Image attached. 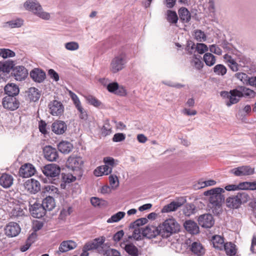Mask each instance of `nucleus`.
<instances>
[{"label": "nucleus", "mask_w": 256, "mask_h": 256, "mask_svg": "<svg viewBox=\"0 0 256 256\" xmlns=\"http://www.w3.org/2000/svg\"><path fill=\"white\" fill-rule=\"evenodd\" d=\"M58 148L62 153L68 154L72 150V145L68 142H62L58 144Z\"/></svg>", "instance_id": "e433bc0d"}, {"label": "nucleus", "mask_w": 256, "mask_h": 256, "mask_svg": "<svg viewBox=\"0 0 256 256\" xmlns=\"http://www.w3.org/2000/svg\"><path fill=\"white\" fill-rule=\"evenodd\" d=\"M32 202H30V204L32 206V208H54L55 202L54 198L50 196H47L45 198L40 206H39V204H37L36 202L35 201L32 204Z\"/></svg>", "instance_id": "a211bd4d"}, {"label": "nucleus", "mask_w": 256, "mask_h": 256, "mask_svg": "<svg viewBox=\"0 0 256 256\" xmlns=\"http://www.w3.org/2000/svg\"><path fill=\"white\" fill-rule=\"evenodd\" d=\"M126 62V55L121 52L116 56L110 63V70L113 73H116L122 70Z\"/></svg>", "instance_id": "423d86ee"}, {"label": "nucleus", "mask_w": 256, "mask_h": 256, "mask_svg": "<svg viewBox=\"0 0 256 256\" xmlns=\"http://www.w3.org/2000/svg\"><path fill=\"white\" fill-rule=\"evenodd\" d=\"M185 197L181 196L176 198L174 200L168 204L164 206L163 208H178L184 206L186 203Z\"/></svg>", "instance_id": "c85d7f7f"}, {"label": "nucleus", "mask_w": 256, "mask_h": 256, "mask_svg": "<svg viewBox=\"0 0 256 256\" xmlns=\"http://www.w3.org/2000/svg\"><path fill=\"white\" fill-rule=\"evenodd\" d=\"M88 103L96 107H98L101 104V102L92 96H88L86 98Z\"/></svg>", "instance_id": "5fc2aeb1"}, {"label": "nucleus", "mask_w": 256, "mask_h": 256, "mask_svg": "<svg viewBox=\"0 0 256 256\" xmlns=\"http://www.w3.org/2000/svg\"><path fill=\"white\" fill-rule=\"evenodd\" d=\"M224 59L230 68L234 72L239 70V64L236 62L232 57L228 54L224 56Z\"/></svg>", "instance_id": "a878e982"}, {"label": "nucleus", "mask_w": 256, "mask_h": 256, "mask_svg": "<svg viewBox=\"0 0 256 256\" xmlns=\"http://www.w3.org/2000/svg\"><path fill=\"white\" fill-rule=\"evenodd\" d=\"M65 48L69 50H76L78 48L79 45L76 42H71L65 44Z\"/></svg>", "instance_id": "bf43d9fd"}, {"label": "nucleus", "mask_w": 256, "mask_h": 256, "mask_svg": "<svg viewBox=\"0 0 256 256\" xmlns=\"http://www.w3.org/2000/svg\"><path fill=\"white\" fill-rule=\"evenodd\" d=\"M178 14L180 20L184 22H188L191 18L190 14L187 8H181L178 10Z\"/></svg>", "instance_id": "f704fd0d"}, {"label": "nucleus", "mask_w": 256, "mask_h": 256, "mask_svg": "<svg viewBox=\"0 0 256 256\" xmlns=\"http://www.w3.org/2000/svg\"><path fill=\"white\" fill-rule=\"evenodd\" d=\"M36 172L34 167L30 164H26L21 166L19 170L20 176L23 178H28L33 176Z\"/></svg>", "instance_id": "412c9836"}, {"label": "nucleus", "mask_w": 256, "mask_h": 256, "mask_svg": "<svg viewBox=\"0 0 256 256\" xmlns=\"http://www.w3.org/2000/svg\"><path fill=\"white\" fill-rule=\"evenodd\" d=\"M48 112L54 116H60L64 112V106L60 102L54 100L48 104Z\"/></svg>", "instance_id": "1a4fd4ad"}, {"label": "nucleus", "mask_w": 256, "mask_h": 256, "mask_svg": "<svg viewBox=\"0 0 256 256\" xmlns=\"http://www.w3.org/2000/svg\"><path fill=\"white\" fill-rule=\"evenodd\" d=\"M166 20L171 24H176L177 23L178 17L176 12L171 10H167Z\"/></svg>", "instance_id": "c03bdc74"}, {"label": "nucleus", "mask_w": 256, "mask_h": 256, "mask_svg": "<svg viewBox=\"0 0 256 256\" xmlns=\"http://www.w3.org/2000/svg\"><path fill=\"white\" fill-rule=\"evenodd\" d=\"M235 77L240 80L241 82H243V84L247 85L249 78L246 74L244 72H238L235 74Z\"/></svg>", "instance_id": "864d4df0"}, {"label": "nucleus", "mask_w": 256, "mask_h": 256, "mask_svg": "<svg viewBox=\"0 0 256 256\" xmlns=\"http://www.w3.org/2000/svg\"><path fill=\"white\" fill-rule=\"evenodd\" d=\"M235 89L230 90L229 92L226 91H222L220 92V96L224 98L228 99L226 102V105L230 106L232 104L238 103L239 102L238 98H236Z\"/></svg>", "instance_id": "2eb2a0df"}, {"label": "nucleus", "mask_w": 256, "mask_h": 256, "mask_svg": "<svg viewBox=\"0 0 256 256\" xmlns=\"http://www.w3.org/2000/svg\"><path fill=\"white\" fill-rule=\"evenodd\" d=\"M227 68H226L222 64H216L213 68V72L216 75L218 76H224L227 72Z\"/></svg>", "instance_id": "58836bf2"}, {"label": "nucleus", "mask_w": 256, "mask_h": 256, "mask_svg": "<svg viewBox=\"0 0 256 256\" xmlns=\"http://www.w3.org/2000/svg\"><path fill=\"white\" fill-rule=\"evenodd\" d=\"M24 7L43 20H48L50 18V14L44 12L40 4L36 0H27L24 4Z\"/></svg>", "instance_id": "20e7f679"}, {"label": "nucleus", "mask_w": 256, "mask_h": 256, "mask_svg": "<svg viewBox=\"0 0 256 256\" xmlns=\"http://www.w3.org/2000/svg\"><path fill=\"white\" fill-rule=\"evenodd\" d=\"M108 178L110 186L112 190H115L119 184L118 176L116 175H110Z\"/></svg>", "instance_id": "603ef678"}, {"label": "nucleus", "mask_w": 256, "mask_h": 256, "mask_svg": "<svg viewBox=\"0 0 256 256\" xmlns=\"http://www.w3.org/2000/svg\"><path fill=\"white\" fill-rule=\"evenodd\" d=\"M32 216L34 218H40L43 217L46 213L47 209H29ZM50 211L52 209H48Z\"/></svg>", "instance_id": "a19ab883"}, {"label": "nucleus", "mask_w": 256, "mask_h": 256, "mask_svg": "<svg viewBox=\"0 0 256 256\" xmlns=\"http://www.w3.org/2000/svg\"><path fill=\"white\" fill-rule=\"evenodd\" d=\"M24 186L32 194H36L40 190V184L38 181L32 178L27 180Z\"/></svg>", "instance_id": "4be33fe9"}, {"label": "nucleus", "mask_w": 256, "mask_h": 256, "mask_svg": "<svg viewBox=\"0 0 256 256\" xmlns=\"http://www.w3.org/2000/svg\"><path fill=\"white\" fill-rule=\"evenodd\" d=\"M231 172L237 176H246L252 174L254 168L250 166H242L233 168Z\"/></svg>", "instance_id": "f3484780"}, {"label": "nucleus", "mask_w": 256, "mask_h": 256, "mask_svg": "<svg viewBox=\"0 0 256 256\" xmlns=\"http://www.w3.org/2000/svg\"><path fill=\"white\" fill-rule=\"evenodd\" d=\"M148 220L146 218H140L136 220L130 225V228H140L145 224L147 223Z\"/></svg>", "instance_id": "8fccbe9b"}, {"label": "nucleus", "mask_w": 256, "mask_h": 256, "mask_svg": "<svg viewBox=\"0 0 256 256\" xmlns=\"http://www.w3.org/2000/svg\"><path fill=\"white\" fill-rule=\"evenodd\" d=\"M159 226L162 238H167L172 234L178 232L180 230V225L173 218L166 220Z\"/></svg>", "instance_id": "f03ea898"}, {"label": "nucleus", "mask_w": 256, "mask_h": 256, "mask_svg": "<svg viewBox=\"0 0 256 256\" xmlns=\"http://www.w3.org/2000/svg\"><path fill=\"white\" fill-rule=\"evenodd\" d=\"M124 250L126 252L131 256H138V248L132 244H127L125 246Z\"/></svg>", "instance_id": "79ce46f5"}, {"label": "nucleus", "mask_w": 256, "mask_h": 256, "mask_svg": "<svg viewBox=\"0 0 256 256\" xmlns=\"http://www.w3.org/2000/svg\"><path fill=\"white\" fill-rule=\"evenodd\" d=\"M4 92L7 96L15 97L18 94L20 90L18 86L13 83H10L5 86Z\"/></svg>", "instance_id": "cd10ccee"}, {"label": "nucleus", "mask_w": 256, "mask_h": 256, "mask_svg": "<svg viewBox=\"0 0 256 256\" xmlns=\"http://www.w3.org/2000/svg\"><path fill=\"white\" fill-rule=\"evenodd\" d=\"M236 98H240L242 97L252 98L256 96V92L254 90L245 87L244 86H238L235 88Z\"/></svg>", "instance_id": "f8f14e48"}, {"label": "nucleus", "mask_w": 256, "mask_h": 256, "mask_svg": "<svg viewBox=\"0 0 256 256\" xmlns=\"http://www.w3.org/2000/svg\"><path fill=\"white\" fill-rule=\"evenodd\" d=\"M132 229H134L132 236L136 240H141L142 236V230L144 229V228H132Z\"/></svg>", "instance_id": "4d7b16f0"}, {"label": "nucleus", "mask_w": 256, "mask_h": 256, "mask_svg": "<svg viewBox=\"0 0 256 256\" xmlns=\"http://www.w3.org/2000/svg\"><path fill=\"white\" fill-rule=\"evenodd\" d=\"M115 160L112 157H106L104 158V162L105 164L108 165L109 167L112 168L117 164L115 162Z\"/></svg>", "instance_id": "680f3d73"}, {"label": "nucleus", "mask_w": 256, "mask_h": 256, "mask_svg": "<svg viewBox=\"0 0 256 256\" xmlns=\"http://www.w3.org/2000/svg\"><path fill=\"white\" fill-rule=\"evenodd\" d=\"M203 59L206 65L208 66H214L216 62V56L211 53H206L204 56Z\"/></svg>", "instance_id": "ea45409f"}, {"label": "nucleus", "mask_w": 256, "mask_h": 256, "mask_svg": "<svg viewBox=\"0 0 256 256\" xmlns=\"http://www.w3.org/2000/svg\"><path fill=\"white\" fill-rule=\"evenodd\" d=\"M126 214L123 212H118L113 214L107 220L108 223L118 222L124 217Z\"/></svg>", "instance_id": "a18cd8bd"}, {"label": "nucleus", "mask_w": 256, "mask_h": 256, "mask_svg": "<svg viewBox=\"0 0 256 256\" xmlns=\"http://www.w3.org/2000/svg\"><path fill=\"white\" fill-rule=\"evenodd\" d=\"M196 39L199 42H203L206 40V36L204 33L200 30H196L194 32Z\"/></svg>", "instance_id": "6e6d98bb"}, {"label": "nucleus", "mask_w": 256, "mask_h": 256, "mask_svg": "<svg viewBox=\"0 0 256 256\" xmlns=\"http://www.w3.org/2000/svg\"><path fill=\"white\" fill-rule=\"evenodd\" d=\"M70 96L74 102V103L78 112L79 118L84 120H86L88 115L86 111L82 108L81 102L78 96L74 93L70 92Z\"/></svg>", "instance_id": "ddd939ff"}, {"label": "nucleus", "mask_w": 256, "mask_h": 256, "mask_svg": "<svg viewBox=\"0 0 256 256\" xmlns=\"http://www.w3.org/2000/svg\"><path fill=\"white\" fill-rule=\"evenodd\" d=\"M48 74L51 78L54 79L55 81L57 82L59 80V76L58 74L53 69L48 70Z\"/></svg>", "instance_id": "774afa93"}, {"label": "nucleus", "mask_w": 256, "mask_h": 256, "mask_svg": "<svg viewBox=\"0 0 256 256\" xmlns=\"http://www.w3.org/2000/svg\"><path fill=\"white\" fill-rule=\"evenodd\" d=\"M198 224L204 228H210L214 224V221L210 214L200 215L198 218Z\"/></svg>", "instance_id": "6ab92c4d"}, {"label": "nucleus", "mask_w": 256, "mask_h": 256, "mask_svg": "<svg viewBox=\"0 0 256 256\" xmlns=\"http://www.w3.org/2000/svg\"><path fill=\"white\" fill-rule=\"evenodd\" d=\"M198 184L200 186V188H204L206 186H214L216 184V182L214 180H210L204 182H200Z\"/></svg>", "instance_id": "0e129e2a"}, {"label": "nucleus", "mask_w": 256, "mask_h": 256, "mask_svg": "<svg viewBox=\"0 0 256 256\" xmlns=\"http://www.w3.org/2000/svg\"><path fill=\"white\" fill-rule=\"evenodd\" d=\"M118 84L117 82L110 83L107 86V89L110 92L115 94L118 88Z\"/></svg>", "instance_id": "338daca9"}, {"label": "nucleus", "mask_w": 256, "mask_h": 256, "mask_svg": "<svg viewBox=\"0 0 256 256\" xmlns=\"http://www.w3.org/2000/svg\"><path fill=\"white\" fill-rule=\"evenodd\" d=\"M15 56V53L9 50L6 48H0V56L2 57L3 58H7L14 57Z\"/></svg>", "instance_id": "3c124183"}, {"label": "nucleus", "mask_w": 256, "mask_h": 256, "mask_svg": "<svg viewBox=\"0 0 256 256\" xmlns=\"http://www.w3.org/2000/svg\"><path fill=\"white\" fill-rule=\"evenodd\" d=\"M42 192L44 193H48L51 194H58V190L57 188L53 185H46L42 188Z\"/></svg>", "instance_id": "de8ad7c7"}, {"label": "nucleus", "mask_w": 256, "mask_h": 256, "mask_svg": "<svg viewBox=\"0 0 256 256\" xmlns=\"http://www.w3.org/2000/svg\"><path fill=\"white\" fill-rule=\"evenodd\" d=\"M196 49L200 54H202L208 50L207 46L203 43L197 44Z\"/></svg>", "instance_id": "13d9d810"}, {"label": "nucleus", "mask_w": 256, "mask_h": 256, "mask_svg": "<svg viewBox=\"0 0 256 256\" xmlns=\"http://www.w3.org/2000/svg\"><path fill=\"white\" fill-rule=\"evenodd\" d=\"M14 178L12 176L3 174L0 177V184L4 188H10L13 184Z\"/></svg>", "instance_id": "c756f323"}, {"label": "nucleus", "mask_w": 256, "mask_h": 256, "mask_svg": "<svg viewBox=\"0 0 256 256\" xmlns=\"http://www.w3.org/2000/svg\"><path fill=\"white\" fill-rule=\"evenodd\" d=\"M44 174L48 177L54 178L58 176L60 172L59 166L56 164H48L42 169Z\"/></svg>", "instance_id": "9b49d317"}, {"label": "nucleus", "mask_w": 256, "mask_h": 256, "mask_svg": "<svg viewBox=\"0 0 256 256\" xmlns=\"http://www.w3.org/2000/svg\"><path fill=\"white\" fill-rule=\"evenodd\" d=\"M40 94L36 88H30L28 91V97L31 101L36 102L40 98Z\"/></svg>", "instance_id": "c9c22d12"}, {"label": "nucleus", "mask_w": 256, "mask_h": 256, "mask_svg": "<svg viewBox=\"0 0 256 256\" xmlns=\"http://www.w3.org/2000/svg\"><path fill=\"white\" fill-rule=\"evenodd\" d=\"M44 158L48 161H56L58 158V154L56 148L52 146H46L43 150Z\"/></svg>", "instance_id": "dca6fc26"}, {"label": "nucleus", "mask_w": 256, "mask_h": 256, "mask_svg": "<svg viewBox=\"0 0 256 256\" xmlns=\"http://www.w3.org/2000/svg\"><path fill=\"white\" fill-rule=\"evenodd\" d=\"M210 50L211 52L214 53L218 55H221L222 54V50L217 46L212 44L210 46Z\"/></svg>", "instance_id": "69168bd1"}, {"label": "nucleus", "mask_w": 256, "mask_h": 256, "mask_svg": "<svg viewBox=\"0 0 256 256\" xmlns=\"http://www.w3.org/2000/svg\"><path fill=\"white\" fill-rule=\"evenodd\" d=\"M67 166L74 172H76L78 174L81 175L82 170L84 167V161L80 156H70L68 160Z\"/></svg>", "instance_id": "0eeeda50"}, {"label": "nucleus", "mask_w": 256, "mask_h": 256, "mask_svg": "<svg viewBox=\"0 0 256 256\" xmlns=\"http://www.w3.org/2000/svg\"><path fill=\"white\" fill-rule=\"evenodd\" d=\"M76 246V243L71 240H64L61 242L58 248V250L57 253L60 254L61 253L67 252L71 250H73Z\"/></svg>", "instance_id": "393cba45"}, {"label": "nucleus", "mask_w": 256, "mask_h": 256, "mask_svg": "<svg viewBox=\"0 0 256 256\" xmlns=\"http://www.w3.org/2000/svg\"><path fill=\"white\" fill-rule=\"evenodd\" d=\"M223 248L227 255L234 256L236 254L237 249L236 248V246L232 242L225 243Z\"/></svg>", "instance_id": "72a5a7b5"}, {"label": "nucleus", "mask_w": 256, "mask_h": 256, "mask_svg": "<svg viewBox=\"0 0 256 256\" xmlns=\"http://www.w3.org/2000/svg\"><path fill=\"white\" fill-rule=\"evenodd\" d=\"M30 76L34 81L40 83L46 78V73L41 69L35 68L30 72Z\"/></svg>", "instance_id": "5701e85b"}, {"label": "nucleus", "mask_w": 256, "mask_h": 256, "mask_svg": "<svg viewBox=\"0 0 256 256\" xmlns=\"http://www.w3.org/2000/svg\"><path fill=\"white\" fill-rule=\"evenodd\" d=\"M22 24L23 20L20 18L13 20L8 21L6 23V24L10 28H20L22 25Z\"/></svg>", "instance_id": "09e8293b"}, {"label": "nucleus", "mask_w": 256, "mask_h": 256, "mask_svg": "<svg viewBox=\"0 0 256 256\" xmlns=\"http://www.w3.org/2000/svg\"><path fill=\"white\" fill-rule=\"evenodd\" d=\"M160 230V226L148 225L142 230V234L143 236L149 239L160 238V240H161V232Z\"/></svg>", "instance_id": "6e6552de"}, {"label": "nucleus", "mask_w": 256, "mask_h": 256, "mask_svg": "<svg viewBox=\"0 0 256 256\" xmlns=\"http://www.w3.org/2000/svg\"><path fill=\"white\" fill-rule=\"evenodd\" d=\"M191 65L198 70H200L204 66L202 62L198 58L194 56L190 62Z\"/></svg>", "instance_id": "49530a36"}, {"label": "nucleus", "mask_w": 256, "mask_h": 256, "mask_svg": "<svg viewBox=\"0 0 256 256\" xmlns=\"http://www.w3.org/2000/svg\"><path fill=\"white\" fill-rule=\"evenodd\" d=\"M2 104L4 108L14 110L19 107L20 102L16 97L6 96L2 99Z\"/></svg>", "instance_id": "9d476101"}, {"label": "nucleus", "mask_w": 256, "mask_h": 256, "mask_svg": "<svg viewBox=\"0 0 256 256\" xmlns=\"http://www.w3.org/2000/svg\"><path fill=\"white\" fill-rule=\"evenodd\" d=\"M20 230L19 224L15 222H10L4 228L5 234L10 238L18 236L20 232Z\"/></svg>", "instance_id": "4468645a"}, {"label": "nucleus", "mask_w": 256, "mask_h": 256, "mask_svg": "<svg viewBox=\"0 0 256 256\" xmlns=\"http://www.w3.org/2000/svg\"><path fill=\"white\" fill-rule=\"evenodd\" d=\"M185 229L190 233L196 234L199 232V227L197 224L192 220L186 221L184 223Z\"/></svg>", "instance_id": "7c9ffc66"}, {"label": "nucleus", "mask_w": 256, "mask_h": 256, "mask_svg": "<svg viewBox=\"0 0 256 256\" xmlns=\"http://www.w3.org/2000/svg\"><path fill=\"white\" fill-rule=\"evenodd\" d=\"M90 202L94 207L99 206L100 208H102L108 206V202L106 201L96 197L92 198L90 200Z\"/></svg>", "instance_id": "37998d69"}, {"label": "nucleus", "mask_w": 256, "mask_h": 256, "mask_svg": "<svg viewBox=\"0 0 256 256\" xmlns=\"http://www.w3.org/2000/svg\"><path fill=\"white\" fill-rule=\"evenodd\" d=\"M214 246L218 250H222L224 246V238L219 235H214L212 236L211 240Z\"/></svg>", "instance_id": "2f4dec72"}, {"label": "nucleus", "mask_w": 256, "mask_h": 256, "mask_svg": "<svg viewBox=\"0 0 256 256\" xmlns=\"http://www.w3.org/2000/svg\"><path fill=\"white\" fill-rule=\"evenodd\" d=\"M105 240L106 238L103 236L96 238L85 244V249L90 250H96L100 254H102L107 246V244H104Z\"/></svg>", "instance_id": "39448f33"}, {"label": "nucleus", "mask_w": 256, "mask_h": 256, "mask_svg": "<svg viewBox=\"0 0 256 256\" xmlns=\"http://www.w3.org/2000/svg\"><path fill=\"white\" fill-rule=\"evenodd\" d=\"M66 129V124L62 120H56L52 125V131L56 134H63Z\"/></svg>", "instance_id": "b1692460"}, {"label": "nucleus", "mask_w": 256, "mask_h": 256, "mask_svg": "<svg viewBox=\"0 0 256 256\" xmlns=\"http://www.w3.org/2000/svg\"><path fill=\"white\" fill-rule=\"evenodd\" d=\"M102 254H106V256H121L120 252L114 248H109L108 250L105 248Z\"/></svg>", "instance_id": "052dcab7"}, {"label": "nucleus", "mask_w": 256, "mask_h": 256, "mask_svg": "<svg viewBox=\"0 0 256 256\" xmlns=\"http://www.w3.org/2000/svg\"><path fill=\"white\" fill-rule=\"evenodd\" d=\"M250 200V197L246 192H238L236 196L226 198V204L228 208H238L241 204L247 202Z\"/></svg>", "instance_id": "7ed1b4c3"}, {"label": "nucleus", "mask_w": 256, "mask_h": 256, "mask_svg": "<svg viewBox=\"0 0 256 256\" xmlns=\"http://www.w3.org/2000/svg\"><path fill=\"white\" fill-rule=\"evenodd\" d=\"M191 252L198 256H202L205 254V248L200 242H193L190 246Z\"/></svg>", "instance_id": "bb28decb"}, {"label": "nucleus", "mask_w": 256, "mask_h": 256, "mask_svg": "<svg viewBox=\"0 0 256 256\" xmlns=\"http://www.w3.org/2000/svg\"><path fill=\"white\" fill-rule=\"evenodd\" d=\"M12 74L16 80L22 81L26 78L28 72L24 66H18L13 68Z\"/></svg>", "instance_id": "aec40b11"}, {"label": "nucleus", "mask_w": 256, "mask_h": 256, "mask_svg": "<svg viewBox=\"0 0 256 256\" xmlns=\"http://www.w3.org/2000/svg\"><path fill=\"white\" fill-rule=\"evenodd\" d=\"M36 236V234L35 232H32L28 238L26 244L20 247V251L22 252H24L26 251L29 248L32 244L35 241Z\"/></svg>", "instance_id": "4c0bfd02"}, {"label": "nucleus", "mask_w": 256, "mask_h": 256, "mask_svg": "<svg viewBox=\"0 0 256 256\" xmlns=\"http://www.w3.org/2000/svg\"><path fill=\"white\" fill-rule=\"evenodd\" d=\"M224 190L220 188H215L206 191L204 194L206 196H210L208 201L212 207L220 208L224 202V196L222 194Z\"/></svg>", "instance_id": "f257e3e1"}, {"label": "nucleus", "mask_w": 256, "mask_h": 256, "mask_svg": "<svg viewBox=\"0 0 256 256\" xmlns=\"http://www.w3.org/2000/svg\"><path fill=\"white\" fill-rule=\"evenodd\" d=\"M126 138V136L122 133L116 134L112 138V140L114 142H120L123 141Z\"/></svg>", "instance_id": "e2e57ef3"}, {"label": "nucleus", "mask_w": 256, "mask_h": 256, "mask_svg": "<svg viewBox=\"0 0 256 256\" xmlns=\"http://www.w3.org/2000/svg\"><path fill=\"white\" fill-rule=\"evenodd\" d=\"M14 62L12 60H7L0 62V70L3 72L8 73L14 68Z\"/></svg>", "instance_id": "473e14b6"}]
</instances>
